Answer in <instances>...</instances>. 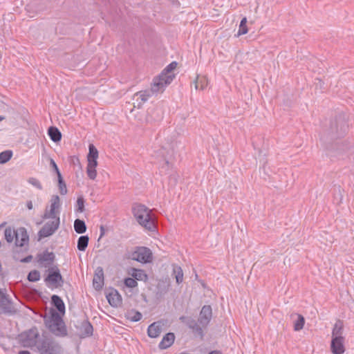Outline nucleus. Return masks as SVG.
<instances>
[{"label": "nucleus", "instance_id": "obj_1", "mask_svg": "<svg viewBox=\"0 0 354 354\" xmlns=\"http://www.w3.org/2000/svg\"><path fill=\"white\" fill-rule=\"evenodd\" d=\"M212 317V310L210 306H203L201 310L198 320L192 317L182 316L180 319L192 330V333L203 338L204 330L208 326Z\"/></svg>", "mask_w": 354, "mask_h": 354}, {"label": "nucleus", "instance_id": "obj_2", "mask_svg": "<svg viewBox=\"0 0 354 354\" xmlns=\"http://www.w3.org/2000/svg\"><path fill=\"white\" fill-rule=\"evenodd\" d=\"M132 212L140 225L150 231L155 230V223L151 216V209L144 205L136 204L132 208Z\"/></svg>", "mask_w": 354, "mask_h": 354}, {"label": "nucleus", "instance_id": "obj_3", "mask_svg": "<svg viewBox=\"0 0 354 354\" xmlns=\"http://www.w3.org/2000/svg\"><path fill=\"white\" fill-rule=\"evenodd\" d=\"M46 326L57 337H64L68 334L66 326L61 315L55 310H53L48 319H46Z\"/></svg>", "mask_w": 354, "mask_h": 354}, {"label": "nucleus", "instance_id": "obj_4", "mask_svg": "<svg viewBox=\"0 0 354 354\" xmlns=\"http://www.w3.org/2000/svg\"><path fill=\"white\" fill-rule=\"evenodd\" d=\"M35 352L39 354H62V348L53 338L41 335Z\"/></svg>", "mask_w": 354, "mask_h": 354}, {"label": "nucleus", "instance_id": "obj_5", "mask_svg": "<svg viewBox=\"0 0 354 354\" xmlns=\"http://www.w3.org/2000/svg\"><path fill=\"white\" fill-rule=\"evenodd\" d=\"M41 335L36 328L30 329L21 333L19 335V342L21 344L26 348H29L32 351H36L39 340H41Z\"/></svg>", "mask_w": 354, "mask_h": 354}, {"label": "nucleus", "instance_id": "obj_6", "mask_svg": "<svg viewBox=\"0 0 354 354\" xmlns=\"http://www.w3.org/2000/svg\"><path fill=\"white\" fill-rule=\"evenodd\" d=\"M173 76H167L165 73H161L158 76L153 78L150 90L154 94L162 92L166 86L171 84Z\"/></svg>", "mask_w": 354, "mask_h": 354}, {"label": "nucleus", "instance_id": "obj_7", "mask_svg": "<svg viewBox=\"0 0 354 354\" xmlns=\"http://www.w3.org/2000/svg\"><path fill=\"white\" fill-rule=\"evenodd\" d=\"M130 258L142 263H150L152 261V252L147 247H136L135 250L131 254Z\"/></svg>", "mask_w": 354, "mask_h": 354}, {"label": "nucleus", "instance_id": "obj_8", "mask_svg": "<svg viewBox=\"0 0 354 354\" xmlns=\"http://www.w3.org/2000/svg\"><path fill=\"white\" fill-rule=\"evenodd\" d=\"M15 246L20 248L21 251H27L29 246V235L24 227L16 229Z\"/></svg>", "mask_w": 354, "mask_h": 354}, {"label": "nucleus", "instance_id": "obj_9", "mask_svg": "<svg viewBox=\"0 0 354 354\" xmlns=\"http://www.w3.org/2000/svg\"><path fill=\"white\" fill-rule=\"evenodd\" d=\"M17 312L12 301L0 290V314L14 315Z\"/></svg>", "mask_w": 354, "mask_h": 354}, {"label": "nucleus", "instance_id": "obj_10", "mask_svg": "<svg viewBox=\"0 0 354 354\" xmlns=\"http://www.w3.org/2000/svg\"><path fill=\"white\" fill-rule=\"evenodd\" d=\"M53 220L44 224L42 228L39 231L38 236L39 239L48 237L52 235L59 227V218H52Z\"/></svg>", "mask_w": 354, "mask_h": 354}, {"label": "nucleus", "instance_id": "obj_11", "mask_svg": "<svg viewBox=\"0 0 354 354\" xmlns=\"http://www.w3.org/2000/svg\"><path fill=\"white\" fill-rule=\"evenodd\" d=\"M49 273L45 281L55 287L62 286L64 280L60 271L57 266L48 269Z\"/></svg>", "mask_w": 354, "mask_h": 354}, {"label": "nucleus", "instance_id": "obj_12", "mask_svg": "<svg viewBox=\"0 0 354 354\" xmlns=\"http://www.w3.org/2000/svg\"><path fill=\"white\" fill-rule=\"evenodd\" d=\"M348 126L342 120H337V119L332 122L330 127V132L332 138H337L343 136Z\"/></svg>", "mask_w": 354, "mask_h": 354}, {"label": "nucleus", "instance_id": "obj_13", "mask_svg": "<svg viewBox=\"0 0 354 354\" xmlns=\"http://www.w3.org/2000/svg\"><path fill=\"white\" fill-rule=\"evenodd\" d=\"M38 263L44 268H50L55 259V255L53 252H48L47 250L37 255Z\"/></svg>", "mask_w": 354, "mask_h": 354}, {"label": "nucleus", "instance_id": "obj_14", "mask_svg": "<svg viewBox=\"0 0 354 354\" xmlns=\"http://www.w3.org/2000/svg\"><path fill=\"white\" fill-rule=\"evenodd\" d=\"M60 207V199L59 196L53 195L50 199V210H46L44 218L47 219L50 218H59L57 216L58 212L57 209Z\"/></svg>", "mask_w": 354, "mask_h": 354}, {"label": "nucleus", "instance_id": "obj_15", "mask_svg": "<svg viewBox=\"0 0 354 354\" xmlns=\"http://www.w3.org/2000/svg\"><path fill=\"white\" fill-rule=\"evenodd\" d=\"M106 297L112 307L117 308L122 304V297L115 288H111L106 293Z\"/></svg>", "mask_w": 354, "mask_h": 354}, {"label": "nucleus", "instance_id": "obj_16", "mask_svg": "<svg viewBox=\"0 0 354 354\" xmlns=\"http://www.w3.org/2000/svg\"><path fill=\"white\" fill-rule=\"evenodd\" d=\"M345 338H332L330 349L333 354H343L345 351Z\"/></svg>", "mask_w": 354, "mask_h": 354}, {"label": "nucleus", "instance_id": "obj_17", "mask_svg": "<svg viewBox=\"0 0 354 354\" xmlns=\"http://www.w3.org/2000/svg\"><path fill=\"white\" fill-rule=\"evenodd\" d=\"M93 328L88 320H84L79 326V336L80 338H86L93 335Z\"/></svg>", "mask_w": 354, "mask_h": 354}, {"label": "nucleus", "instance_id": "obj_18", "mask_svg": "<svg viewBox=\"0 0 354 354\" xmlns=\"http://www.w3.org/2000/svg\"><path fill=\"white\" fill-rule=\"evenodd\" d=\"M155 95L150 89H146L137 92L134 95V99L138 102V106L140 108L148 99Z\"/></svg>", "mask_w": 354, "mask_h": 354}, {"label": "nucleus", "instance_id": "obj_19", "mask_svg": "<svg viewBox=\"0 0 354 354\" xmlns=\"http://www.w3.org/2000/svg\"><path fill=\"white\" fill-rule=\"evenodd\" d=\"M162 332V324L160 322H153L148 326L147 334L151 338H156L160 336Z\"/></svg>", "mask_w": 354, "mask_h": 354}, {"label": "nucleus", "instance_id": "obj_20", "mask_svg": "<svg viewBox=\"0 0 354 354\" xmlns=\"http://www.w3.org/2000/svg\"><path fill=\"white\" fill-rule=\"evenodd\" d=\"M175 335L173 333H168L163 336L162 340L158 344L160 349H167L170 347L174 342Z\"/></svg>", "mask_w": 354, "mask_h": 354}, {"label": "nucleus", "instance_id": "obj_21", "mask_svg": "<svg viewBox=\"0 0 354 354\" xmlns=\"http://www.w3.org/2000/svg\"><path fill=\"white\" fill-rule=\"evenodd\" d=\"M344 333V325L343 322L340 320H337L333 326L332 330V338H344L343 336Z\"/></svg>", "mask_w": 354, "mask_h": 354}, {"label": "nucleus", "instance_id": "obj_22", "mask_svg": "<svg viewBox=\"0 0 354 354\" xmlns=\"http://www.w3.org/2000/svg\"><path fill=\"white\" fill-rule=\"evenodd\" d=\"M51 301L57 310L62 314L65 313V304L60 297L53 295L51 297Z\"/></svg>", "mask_w": 354, "mask_h": 354}, {"label": "nucleus", "instance_id": "obj_23", "mask_svg": "<svg viewBox=\"0 0 354 354\" xmlns=\"http://www.w3.org/2000/svg\"><path fill=\"white\" fill-rule=\"evenodd\" d=\"M88 154L87 156L88 163H97L98 151L93 145L88 146Z\"/></svg>", "mask_w": 354, "mask_h": 354}, {"label": "nucleus", "instance_id": "obj_24", "mask_svg": "<svg viewBox=\"0 0 354 354\" xmlns=\"http://www.w3.org/2000/svg\"><path fill=\"white\" fill-rule=\"evenodd\" d=\"M48 134L50 138L55 142H59L62 139V133L55 127H49Z\"/></svg>", "mask_w": 354, "mask_h": 354}, {"label": "nucleus", "instance_id": "obj_25", "mask_svg": "<svg viewBox=\"0 0 354 354\" xmlns=\"http://www.w3.org/2000/svg\"><path fill=\"white\" fill-rule=\"evenodd\" d=\"M131 276L138 281H147L148 276L143 270L141 269H133Z\"/></svg>", "mask_w": 354, "mask_h": 354}, {"label": "nucleus", "instance_id": "obj_26", "mask_svg": "<svg viewBox=\"0 0 354 354\" xmlns=\"http://www.w3.org/2000/svg\"><path fill=\"white\" fill-rule=\"evenodd\" d=\"M15 231L16 229L11 227L10 226L6 227L4 230V236L6 241L9 243L15 241Z\"/></svg>", "mask_w": 354, "mask_h": 354}, {"label": "nucleus", "instance_id": "obj_27", "mask_svg": "<svg viewBox=\"0 0 354 354\" xmlns=\"http://www.w3.org/2000/svg\"><path fill=\"white\" fill-rule=\"evenodd\" d=\"M89 238L87 235L81 236L79 237L77 241V248L80 251H85L88 244Z\"/></svg>", "mask_w": 354, "mask_h": 354}, {"label": "nucleus", "instance_id": "obj_28", "mask_svg": "<svg viewBox=\"0 0 354 354\" xmlns=\"http://www.w3.org/2000/svg\"><path fill=\"white\" fill-rule=\"evenodd\" d=\"M97 163H88L86 167V174L91 180H95L97 176L96 167Z\"/></svg>", "mask_w": 354, "mask_h": 354}, {"label": "nucleus", "instance_id": "obj_29", "mask_svg": "<svg viewBox=\"0 0 354 354\" xmlns=\"http://www.w3.org/2000/svg\"><path fill=\"white\" fill-rule=\"evenodd\" d=\"M74 230L77 234H83L86 230V225L83 220L76 219L74 222Z\"/></svg>", "mask_w": 354, "mask_h": 354}, {"label": "nucleus", "instance_id": "obj_30", "mask_svg": "<svg viewBox=\"0 0 354 354\" xmlns=\"http://www.w3.org/2000/svg\"><path fill=\"white\" fill-rule=\"evenodd\" d=\"M173 273L175 275L176 281L178 284H180L183 281V272L181 267L178 266H174Z\"/></svg>", "mask_w": 354, "mask_h": 354}, {"label": "nucleus", "instance_id": "obj_31", "mask_svg": "<svg viewBox=\"0 0 354 354\" xmlns=\"http://www.w3.org/2000/svg\"><path fill=\"white\" fill-rule=\"evenodd\" d=\"M246 24H247V18L243 17L240 22L239 30H238V32H237L236 36L239 37L241 35L246 34L248 32V29Z\"/></svg>", "mask_w": 354, "mask_h": 354}, {"label": "nucleus", "instance_id": "obj_32", "mask_svg": "<svg viewBox=\"0 0 354 354\" xmlns=\"http://www.w3.org/2000/svg\"><path fill=\"white\" fill-rule=\"evenodd\" d=\"M12 156V151L10 150L3 151L0 153V164H4L9 161Z\"/></svg>", "mask_w": 354, "mask_h": 354}, {"label": "nucleus", "instance_id": "obj_33", "mask_svg": "<svg viewBox=\"0 0 354 354\" xmlns=\"http://www.w3.org/2000/svg\"><path fill=\"white\" fill-rule=\"evenodd\" d=\"M142 317V314L139 311L131 310L128 313L127 318L133 322L140 321Z\"/></svg>", "mask_w": 354, "mask_h": 354}, {"label": "nucleus", "instance_id": "obj_34", "mask_svg": "<svg viewBox=\"0 0 354 354\" xmlns=\"http://www.w3.org/2000/svg\"><path fill=\"white\" fill-rule=\"evenodd\" d=\"M57 178H58V185H59L60 194L62 195L66 194V193H67L66 185L63 180V178L61 174H59V176L57 177Z\"/></svg>", "mask_w": 354, "mask_h": 354}, {"label": "nucleus", "instance_id": "obj_35", "mask_svg": "<svg viewBox=\"0 0 354 354\" xmlns=\"http://www.w3.org/2000/svg\"><path fill=\"white\" fill-rule=\"evenodd\" d=\"M304 318L302 315H298L297 320L294 324V330L296 331L300 330L304 326Z\"/></svg>", "mask_w": 354, "mask_h": 354}, {"label": "nucleus", "instance_id": "obj_36", "mask_svg": "<svg viewBox=\"0 0 354 354\" xmlns=\"http://www.w3.org/2000/svg\"><path fill=\"white\" fill-rule=\"evenodd\" d=\"M40 279V273L39 271L35 270L28 273V280L31 282H36Z\"/></svg>", "mask_w": 354, "mask_h": 354}, {"label": "nucleus", "instance_id": "obj_37", "mask_svg": "<svg viewBox=\"0 0 354 354\" xmlns=\"http://www.w3.org/2000/svg\"><path fill=\"white\" fill-rule=\"evenodd\" d=\"M177 66V63L176 62H172L169 64H168L165 68L162 71V73H165L167 76H173V78L174 77V75L171 74V72L176 68Z\"/></svg>", "mask_w": 354, "mask_h": 354}, {"label": "nucleus", "instance_id": "obj_38", "mask_svg": "<svg viewBox=\"0 0 354 354\" xmlns=\"http://www.w3.org/2000/svg\"><path fill=\"white\" fill-rule=\"evenodd\" d=\"M124 285L128 288H135L138 286L136 280L132 277H127L124 279Z\"/></svg>", "mask_w": 354, "mask_h": 354}, {"label": "nucleus", "instance_id": "obj_39", "mask_svg": "<svg viewBox=\"0 0 354 354\" xmlns=\"http://www.w3.org/2000/svg\"><path fill=\"white\" fill-rule=\"evenodd\" d=\"M28 183H30L31 185L36 187L37 189H38L39 190L42 189V185H41L40 181L38 179H37L36 178H34V177L29 178V179L28 180Z\"/></svg>", "mask_w": 354, "mask_h": 354}, {"label": "nucleus", "instance_id": "obj_40", "mask_svg": "<svg viewBox=\"0 0 354 354\" xmlns=\"http://www.w3.org/2000/svg\"><path fill=\"white\" fill-rule=\"evenodd\" d=\"M84 210V200L83 197L80 196L77 200V209L76 212H82Z\"/></svg>", "mask_w": 354, "mask_h": 354}, {"label": "nucleus", "instance_id": "obj_41", "mask_svg": "<svg viewBox=\"0 0 354 354\" xmlns=\"http://www.w3.org/2000/svg\"><path fill=\"white\" fill-rule=\"evenodd\" d=\"M99 271L97 273H96V277H97V279H99V284L96 286V288H102V285L103 283V270H102V268H99Z\"/></svg>", "mask_w": 354, "mask_h": 354}, {"label": "nucleus", "instance_id": "obj_42", "mask_svg": "<svg viewBox=\"0 0 354 354\" xmlns=\"http://www.w3.org/2000/svg\"><path fill=\"white\" fill-rule=\"evenodd\" d=\"M50 165L51 167L53 168V169L55 171V173L57 174V177H58L59 174H61V173L59 171V169L56 162L54 161L53 159H50Z\"/></svg>", "mask_w": 354, "mask_h": 354}, {"label": "nucleus", "instance_id": "obj_43", "mask_svg": "<svg viewBox=\"0 0 354 354\" xmlns=\"http://www.w3.org/2000/svg\"><path fill=\"white\" fill-rule=\"evenodd\" d=\"M32 259V255H28L26 257L21 259L20 261L22 262V263H29V262L31 261Z\"/></svg>", "mask_w": 354, "mask_h": 354}, {"label": "nucleus", "instance_id": "obj_44", "mask_svg": "<svg viewBox=\"0 0 354 354\" xmlns=\"http://www.w3.org/2000/svg\"><path fill=\"white\" fill-rule=\"evenodd\" d=\"M26 207L30 210L33 208V205L31 201H29L26 203Z\"/></svg>", "mask_w": 354, "mask_h": 354}, {"label": "nucleus", "instance_id": "obj_45", "mask_svg": "<svg viewBox=\"0 0 354 354\" xmlns=\"http://www.w3.org/2000/svg\"><path fill=\"white\" fill-rule=\"evenodd\" d=\"M208 354H222L221 351H213L209 353Z\"/></svg>", "mask_w": 354, "mask_h": 354}, {"label": "nucleus", "instance_id": "obj_46", "mask_svg": "<svg viewBox=\"0 0 354 354\" xmlns=\"http://www.w3.org/2000/svg\"><path fill=\"white\" fill-rule=\"evenodd\" d=\"M18 354H30V353L28 351H19Z\"/></svg>", "mask_w": 354, "mask_h": 354}, {"label": "nucleus", "instance_id": "obj_47", "mask_svg": "<svg viewBox=\"0 0 354 354\" xmlns=\"http://www.w3.org/2000/svg\"><path fill=\"white\" fill-rule=\"evenodd\" d=\"M99 281V279H97V277H95V278L93 279V284L95 285V284L97 283H98V281Z\"/></svg>", "mask_w": 354, "mask_h": 354}, {"label": "nucleus", "instance_id": "obj_48", "mask_svg": "<svg viewBox=\"0 0 354 354\" xmlns=\"http://www.w3.org/2000/svg\"><path fill=\"white\" fill-rule=\"evenodd\" d=\"M164 165H166L167 166L169 165V161L165 159V158H163Z\"/></svg>", "mask_w": 354, "mask_h": 354}, {"label": "nucleus", "instance_id": "obj_49", "mask_svg": "<svg viewBox=\"0 0 354 354\" xmlns=\"http://www.w3.org/2000/svg\"><path fill=\"white\" fill-rule=\"evenodd\" d=\"M5 119L4 116L0 115V122L3 121Z\"/></svg>", "mask_w": 354, "mask_h": 354}, {"label": "nucleus", "instance_id": "obj_50", "mask_svg": "<svg viewBox=\"0 0 354 354\" xmlns=\"http://www.w3.org/2000/svg\"><path fill=\"white\" fill-rule=\"evenodd\" d=\"M101 231H102V232H101L100 236H102L103 235V233H104L103 232V231H104L103 227H101Z\"/></svg>", "mask_w": 354, "mask_h": 354}, {"label": "nucleus", "instance_id": "obj_51", "mask_svg": "<svg viewBox=\"0 0 354 354\" xmlns=\"http://www.w3.org/2000/svg\"><path fill=\"white\" fill-rule=\"evenodd\" d=\"M195 88H196V89H198V85L197 84H196V85H195Z\"/></svg>", "mask_w": 354, "mask_h": 354}, {"label": "nucleus", "instance_id": "obj_52", "mask_svg": "<svg viewBox=\"0 0 354 354\" xmlns=\"http://www.w3.org/2000/svg\"><path fill=\"white\" fill-rule=\"evenodd\" d=\"M5 224H6V223H1V226H3V225H5Z\"/></svg>", "mask_w": 354, "mask_h": 354}]
</instances>
